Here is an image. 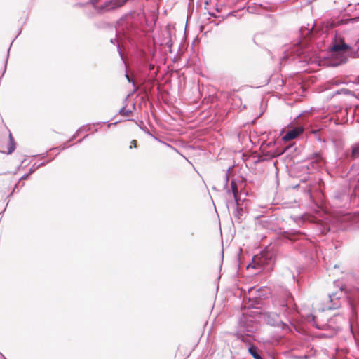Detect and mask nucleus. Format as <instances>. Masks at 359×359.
Returning a JSON list of instances; mask_svg holds the SVG:
<instances>
[{"mask_svg": "<svg viewBox=\"0 0 359 359\" xmlns=\"http://www.w3.org/2000/svg\"><path fill=\"white\" fill-rule=\"evenodd\" d=\"M136 146H137V141L135 140H132L130 142V149H131L133 147H136Z\"/></svg>", "mask_w": 359, "mask_h": 359, "instance_id": "obj_18", "label": "nucleus"}, {"mask_svg": "<svg viewBox=\"0 0 359 359\" xmlns=\"http://www.w3.org/2000/svg\"><path fill=\"white\" fill-rule=\"evenodd\" d=\"M350 48V46L345 43L343 39H338L337 37L335 38L332 46L331 47V49L333 52H344L345 50H347Z\"/></svg>", "mask_w": 359, "mask_h": 359, "instance_id": "obj_4", "label": "nucleus"}, {"mask_svg": "<svg viewBox=\"0 0 359 359\" xmlns=\"http://www.w3.org/2000/svg\"><path fill=\"white\" fill-rule=\"evenodd\" d=\"M350 53L354 57H359V39L355 41L353 46H350Z\"/></svg>", "mask_w": 359, "mask_h": 359, "instance_id": "obj_7", "label": "nucleus"}, {"mask_svg": "<svg viewBox=\"0 0 359 359\" xmlns=\"http://www.w3.org/2000/svg\"><path fill=\"white\" fill-rule=\"evenodd\" d=\"M226 205H227L229 210L231 208H232L233 209V210H234L233 215L237 219V220L238 222H240L242 219L243 210L242 208L238 207V202L236 204V201L234 203L231 202V201H227Z\"/></svg>", "mask_w": 359, "mask_h": 359, "instance_id": "obj_5", "label": "nucleus"}, {"mask_svg": "<svg viewBox=\"0 0 359 359\" xmlns=\"http://www.w3.org/2000/svg\"><path fill=\"white\" fill-rule=\"evenodd\" d=\"M253 262H254L253 264H249V265L248 266V268H249V267H252V268H254V269H257V268H258V267H257V265H259V263L257 262V264H255V259H254V260H253Z\"/></svg>", "mask_w": 359, "mask_h": 359, "instance_id": "obj_16", "label": "nucleus"}, {"mask_svg": "<svg viewBox=\"0 0 359 359\" xmlns=\"http://www.w3.org/2000/svg\"><path fill=\"white\" fill-rule=\"evenodd\" d=\"M313 325L319 329V330H325L326 327H327V325L326 324H323L321 325H318V323H316L315 321H313Z\"/></svg>", "mask_w": 359, "mask_h": 359, "instance_id": "obj_15", "label": "nucleus"}, {"mask_svg": "<svg viewBox=\"0 0 359 359\" xmlns=\"http://www.w3.org/2000/svg\"><path fill=\"white\" fill-rule=\"evenodd\" d=\"M344 286L340 287L339 291L329 294V299L332 304L328 306L329 309H335L340 305L339 299L343 294Z\"/></svg>", "mask_w": 359, "mask_h": 359, "instance_id": "obj_3", "label": "nucleus"}, {"mask_svg": "<svg viewBox=\"0 0 359 359\" xmlns=\"http://www.w3.org/2000/svg\"><path fill=\"white\" fill-rule=\"evenodd\" d=\"M111 43L115 44L116 43H117V50L118 51L119 53V55H121V58L123 59V56H122V53H121V48H120V45L119 43H118V39L116 37H115L114 39H111Z\"/></svg>", "mask_w": 359, "mask_h": 359, "instance_id": "obj_13", "label": "nucleus"}, {"mask_svg": "<svg viewBox=\"0 0 359 359\" xmlns=\"http://www.w3.org/2000/svg\"><path fill=\"white\" fill-rule=\"evenodd\" d=\"M65 149V147L64 146L61 149L63 150Z\"/></svg>", "mask_w": 359, "mask_h": 359, "instance_id": "obj_26", "label": "nucleus"}, {"mask_svg": "<svg viewBox=\"0 0 359 359\" xmlns=\"http://www.w3.org/2000/svg\"><path fill=\"white\" fill-rule=\"evenodd\" d=\"M15 149V143L12 137L11 133L9 134V144L8 148V154H11Z\"/></svg>", "mask_w": 359, "mask_h": 359, "instance_id": "obj_10", "label": "nucleus"}, {"mask_svg": "<svg viewBox=\"0 0 359 359\" xmlns=\"http://www.w3.org/2000/svg\"><path fill=\"white\" fill-rule=\"evenodd\" d=\"M204 3H205V4L208 5V0H204Z\"/></svg>", "mask_w": 359, "mask_h": 359, "instance_id": "obj_24", "label": "nucleus"}, {"mask_svg": "<svg viewBox=\"0 0 359 359\" xmlns=\"http://www.w3.org/2000/svg\"><path fill=\"white\" fill-rule=\"evenodd\" d=\"M119 114L121 115V116H129L131 113H132V111L130 110V109H127L126 108V107H123L120 110H119Z\"/></svg>", "mask_w": 359, "mask_h": 359, "instance_id": "obj_12", "label": "nucleus"}, {"mask_svg": "<svg viewBox=\"0 0 359 359\" xmlns=\"http://www.w3.org/2000/svg\"><path fill=\"white\" fill-rule=\"evenodd\" d=\"M353 158H359V144H355L352 147V155Z\"/></svg>", "mask_w": 359, "mask_h": 359, "instance_id": "obj_11", "label": "nucleus"}, {"mask_svg": "<svg viewBox=\"0 0 359 359\" xmlns=\"http://www.w3.org/2000/svg\"><path fill=\"white\" fill-rule=\"evenodd\" d=\"M302 133V129L296 128L292 130H288L283 137L285 141H290L296 138L299 135Z\"/></svg>", "mask_w": 359, "mask_h": 359, "instance_id": "obj_6", "label": "nucleus"}, {"mask_svg": "<svg viewBox=\"0 0 359 359\" xmlns=\"http://www.w3.org/2000/svg\"><path fill=\"white\" fill-rule=\"evenodd\" d=\"M231 191H232V193L233 195L234 201H236V203L237 204L238 201H239V198H238V187H237L236 183L233 181H231Z\"/></svg>", "mask_w": 359, "mask_h": 359, "instance_id": "obj_8", "label": "nucleus"}, {"mask_svg": "<svg viewBox=\"0 0 359 359\" xmlns=\"http://www.w3.org/2000/svg\"><path fill=\"white\" fill-rule=\"evenodd\" d=\"M128 1V0H110L106 1L104 4L101 6L96 5L98 0H91L90 3L93 5L94 8L97 11V13H104L121 8Z\"/></svg>", "mask_w": 359, "mask_h": 359, "instance_id": "obj_1", "label": "nucleus"}, {"mask_svg": "<svg viewBox=\"0 0 359 359\" xmlns=\"http://www.w3.org/2000/svg\"><path fill=\"white\" fill-rule=\"evenodd\" d=\"M354 82H355V83H358V84H359V76H358L357 78H355V81H354Z\"/></svg>", "mask_w": 359, "mask_h": 359, "instance_id": "obj_22", "label": "nucleus"}, {"mask_svg": "<svg viewBox=\"0 0 359 359\" xmlns=\"http://www.w3.org/2000/svg\"><path fill=\"white\" fill-rule=\"evenodd\" d=\"M29 174H27V175H23V176L20 179V180H26V179H27V178H28V177H29Z\"/></svg>", "mask_w": 359, "mask_h": 359, "instance_id": "obj_20", "label": "nucleus"}, {"mask_svg": "<svg viewBox=\"0 0 359 359\" xmlns=\"http://www.w3.org/2000/svg\"><path fill=\"white\" fill-rule=\"evenodd\" d=\"M287 304H283V306H285L287 305V304H289L290 302L292 301V297H290V294H288V299H287Z\"/></svg>", "mask_w": 359, "mask_h": 359, "instance_id": "obj_19", "label": "nucleus"}, {"mask_svg": "<svg viewBox=\"0 0 359 359\" xmlns=\"http://www.w3.org/2000/svg\"><path fill=\"white\" fill-rule=\"evenodd\" d=\"M4 359H6V358H4Z\"/></svg>", "mask_w": 359, "mask_h": 359, "instance_id": "obj_27", "label": "nucleus"}, {"mask_svg": "<svg viewBox=\"0 0 359 359\" xmlns=\"http://www.w3.org/2000/svg\"><path fill=\"white\" fill-rule=\"evenodd\" d=\"M243 322H241L240 328L241 330L239 332L236 334L237 339L247 344L251 345L252 341H254V337L251 334L255 327L251 324V320L250 321V324L245 327Z\"/></svg>", "mask_w": 359, "mask_h": 359, "instance_id": "obj_2", "label": "nucleus"}, {"mask_svg": "<svg viewBox=\"0 0 359 359\" xmlns=\"http://www.w3.org/2000/svg\"><path fill=\"white\" fill-rule=\"evenodd\" d=\"M338 283H339L338 281H336V282H334V284L335 285V284H337Z\"/></svg>", "mask_w": 359, "mask_h": 359, "instance_id": "obj_25", "label": "nucleus"}, {"mask_svg": "<svg viewBox=\"0 0 359 359\" xmlns=\"http://www.w3.org/2000/svg\"><path fill=\"white\" fill-rule=\"evenodd\" d=\"M45 165V163H41V164H39L37 165H36V164H34L32 168L29 169V174H32L33 173L36 169H38L39 167L42 166V165Z\"/></svg>", "mask_w": 359, "mask_h": 359, "instance_id": "obj_14", "label": "nucleus"}, {"mask_svg": "<svg viewBox=\"0 0 359 359\" xmlns=\"http://www.w3.org/2000/svg\"><path fill=\"white\" fill-rule=\"evenodd\" d=\"M77 134H78V132H77L75 135H73V137H72V138L70 140V141H71V140H72L73 139H74V138L76 137V136L77 135Z\"/></svg>", "mask_w": 359, "mask_h": 359, "instance_id": "obj_23", "label": "nucleus"}, {"mask_svg": "<svg viewBox=\"0 0 359 359\" xmlns=\"http://www.w3.org/2000/svg\"><path fill=\"white\" fill-rule=\"evenodd\" d=\"M149 70H153L154 69V65L149 64Z\"/></svg>", "mask_w": 359, "mask_h": 359, "instance_id": "obj_21", "label": "nucleus"}, {"mask_svg": "<svg viewBox=\"0 0 359 359\" xmlns=\"http://www.w3.org/2000/svg\"><path fill=\"white\" fill-rule=\"evenodd\" d=\"M125 76H126V79L128 80V81L129 83H133V86H135V83H134V81L130 79V77L129 76V75H128L127 73H126V75H125Z\"/></svg>", "mask_w": 359, "mask_h": 359, "instance_id": "obj_17", "label": "nucleus"}, {"mask_svg": "<svg viewBox=\"0 0 359 359\" xmlns=\"http://www.w3.org/2000/svg\"><path fill=\"white\" fill-rule=\"evenodd\" d=\"M248 352L255 359H262L261 355L257 353L256 346L251 345L248 348Z\"/></svg>", "mask_w": 359, "mask_h": 359, "instance_id": "obj_9", "label": "nucleus"}]
</instances>
